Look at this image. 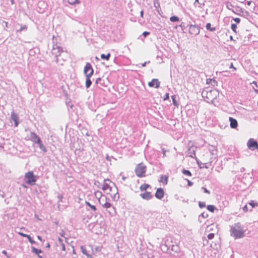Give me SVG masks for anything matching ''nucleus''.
<instances>
[{
    "instance_id": "nucleus-43",
    "label": "nucleus",
    "mask_w": 258,
    "mask_h": 258,
    "mask_svg": "<svg viewBox=\"0 0 258 258\" xmlns=\"http://www.w3.org/2000/svg\"><path fill=\"white\" fill-rule=\"evenodd\" d=\"M27 238L28 239V240L31 243V244H34L35 243V241L34 240H33L31 236L29 235H28Z\"/></svg>"
},
{
    "instance_id": "nucleus-2",
    "label": "nucleus",
    "mask_w": 258,
    "mask_h": 258,
    "mask_svg": "<svg viewBox=\"0 0 258 258\" xmlns=\"http://www.w3.org/2000/svg\"><path fill=\"white\" fill-rule=\"evenodd\" d=\"M230 232L231 235L235 239H239L244 237L245 230L242 225L238 222L231 226Z\"/></svg>"
},
{
    "instance_id": "nucleus-4",
    "label": "nucleus",
    "mask_w": 258,
    "mask_h": 258,
    "mask_svg": "<svg viewBox=\"0 0 258 258\" xmlns=\"http://www.w3.org/2000/svg\"><path fill=\"white\" fill-rule=\"evenodd\" d=\"M146 171V166L143 163H140L137 165L135 169V173L138 177L145 176Z\"/></svg>"
},
{
    "instance_id": "nucleus-27",
    "label": "nucleus",
    "mask_w": 258,
    "mask_h": 258,
    "mask_svg": "<svg viewBox=\"0 0 258 258\" xmlns=\"http://www.w3.org/2000/svg\"><path fill=\"white\" fill-rule=\"evenodd\" d=\"M150 187V185L148 184H143L141 185V186L140 187V189L141 191H145L147 189V188Z\"/></svg>"
},
{
    "instance_id": "nucleus-6",
    "label": "nucleus",
    "mask_w": 258,
    "mask_h": 258,
    "mask_svg": "<svg viewBox=\"0 0 258 258\" xmlns=\"http://www.w3.org/2000/svg\"><path fill=\"white\" fill-rule=\"evenodd\" d=\"M61 53H63L62 48L59 46H57L56 45H54L52 49V54L54 55V56L56 58V62H58V57L60 55Z\"/></svg>"
},
{
    "instance_id": "nucleus-61",
    "label": "nucleus",
    "mask_w": 258,
    "mask_h": 258,
    "mask_svg": "<svg viewBox=\"0 0 258 258\" xmlns=\"http://www.w3.org/2000/svg\"><path fill=\"white\" fill-rule=\"evenodd\" d=\"M58 241L60 244L63 243V241L62 239H60V238H58Z\"/></svg>"
},
{
    "instance_id": "nucleus-28",
    "label": "nucleus",
    "mask_w": 258,
    "mask_h": 258,
    "mask_svg": "<svg viewBox=\"0 0 258 258\" xmlns=\"http://www.w3.org/2000/svg\"><path fill=\"white\" fill-rule=\"evenodd\" d=\"M95 196L96 198L98 199V200H101V198L102 197V192L100 191H96L94 193Z\"/></svg>"
},
{
    "instance_id": "nucleus-39",
    "label": "nucleus",
    "mask_w": 258,
    "mask_h": 258,
    "mask_svg": "<svg viewBox=\"0 0 258 258\" xmlns=\"http://www.w3.org/2000/svg\"><path fill=\"white\" fill-rule=\"evenodd\" d=\"M68 3L71 5H75L79 3V0H68Z\"/></svg>"
},
{
    "instance_id": "nucleus-57",
    "label": "nucleus",
    "mask_w": 258,
    "mask_h": 258,
    "mask_svg": "<svg viewBox=\"0 0 258 258\" xmlns=\"http://www.w3.org/2000/svg\"><path fill=\"white\" fill-rule=\"evenodd\" d=\"M95 249L96 251H100L101 250V248L99 246H97V247H95Z\"/></svg>"
},
{
    "instance_id": "nucleus-49",
    "label": "nucleus",
    "mask_w": 258,
    "mask_h": 258,
    "mask_svg": "<svg viewBox=\"0 0 258 258\" xmlns=\"http://www.w3.org/2000/svg\"><path fill=\"white\" fill-rule=\"evenodd\" d=\"M233 20L237 23H239L240 22V19L239 18H235L233 19Z\"/></svg>"
},
{
    "instance_id": "nucleus-35",
    "label": "nucleus",
    "mask_w": 258,
    "mask_h": 258,
    "mask_svg": "<svg viewBox=\"0 0 258 258\" xmlns=\"http://www.w3.org/2000/svg\"><path fill=\"white\" fill-rule=\"evenodd\" d=\"M103 80H102L101 78H97L96 81H95V83L97 84V85H100L101 86H102V84H103V82H102Z\"/></svg>"
},
{
    "instance_id": "nucleus-14",
    "label": "nucleus",
    "mask_w": 258,
    "mask_h": 258,
    "mask_svg": "<svg viewBox=\"0 0 258 258\" xmlns=\"http://www.w3.org/2000/svg\"><path fill=\"white\" fill-rule=\"evenodd\" d=\"M164 195V192L163 188H159L155 193V197L158 199H161L163 198Z\"/></svg>"
},
{
    "instance_id": "nucleus-45",
    "label": "nucleus",
    "mask_w": 258,
    "mask_h": 258,
    "mask_svg": "<svg viewBox=\"0 0 258 258\" xmlns=\"http://www.w3.org/2000/svg\"><path fill=\"white\" fill-rule=\"evenodd\" d=\"M214 233H210L208 235L207 237L208 239H212L214 237Z\"/></svg>"
},
{
    "instance_id": "nucleus-54",
    "label": "nucleus",
    "mask_w": 258,
    "mask_h": 258,
    "mask_svg": "<svg viewBox=\"0 0 258 258\" xmlns=\"http://www.w3.org/2000/svg\"><path fill=\"white\" fill-rule=\"evenodd\" d=\"M243 210L245 212H246L248 210L247 206L246 205L243 207Z\"/></svg>"
},
{
    "instance_id": "nucleus-10",
    "label": "nucleus",
    "mask_w": 258,
    "mask_h": 258,
    "mask_svg": "<svg viewBox=\"0 0 258 258\" xmlns=\"http://www.w3.org/2000/svg\"><path fill=\"white\" fill-rule=\"evenodd\" d=\"M106 181H110V180L108 179H105L104 180V183L103 184V186L102 189L107 194H109L110 191L112 190V187L106 183Z\"/></svg>"
},
{
    "instance_id": "nucleus-7",
    "label": "nucleus",
    "mask_w": 258,
    "mask_h": 258,
    "mask_svg": "<svg viewBox=\"0 0 258 258\" xmlns=\"http://www.w3.org/2000/svg\"><path fill=\"white\" fill-rule=\"evenodd\" d=\"M94 70H93L91 64L87 62L85 66L84 73L86 77H91L93 74Z\"/></svg>"
},
{
    "instance_id": "nucleus-52",
    "label": "nucleus",
    "mask_w": 258,
    "mask_h": 258,
    "mask_svg": "<svg viewBox=\"0 0 258 258\" xmlns=\"http://www.w3.org/2000/svg\"><path fill=\"white\" fill-rule=\"evenodd\" d=\"M166 150L165 149H162V153H163V157H165L166 156Z\"/></svg>"
},
{
    "instance_id": "nucleus-33",
    "label": "nucleus",
    "mask_w": 258,
    "mask_h": 258,
    "mask_svg": "<svg viewBox=\"0 0 258 258\" xmlns=\"http://www.w3.org/2000/svg\"><path fill=\"white\" fill-rule=\"evenodd\" d=\"M182 173L184 175H187V176H191V172H190V171L187 170L183 169V170L182 171Z\"/></svg>"
},
{
    "instance_id": "nucleus-19",
    "label": "nucleus",
    "mask_w": 258,
    "mask_h": 258,
    "mask_svg": "<svg viewBox=\"0 0 258 258\" xmlns=\"http://www.w3.org/2000/svg\"><path fill=\"white\" fill-rule=\"evenodd\" d=\"M206 83L208 84H211L213 86H215L217 85V82L213 79H207L206 80Z\"/></svg>"
},
{
    "instance_id": "nucleus-29",
    "label": "nucleus",
    "mask_w": 258,
    "mask_h": 258,
    "mask_svg": "<svg viewBox=\"0 0 258 258\" xmlns=\"http://www.w3.org/2000/svg\"><path fill=\"white\" fill-rule=\"evenodd\" d=\"M110 57V54L109 53H107V54H102L101 55V58L102 59H106L107 60L109 59Z\"/></svg>"
},
{
    "instance_id": "nucleus-37",
    "label": "nucleus",
    "mask_w": 258,
    "mask_h": 258,
    "mask_svg": "<svg viewBox=\"0 0 258 258\" xmlns=\"http://www.w3.org/2000/svg\"><path fill=\"white\" fill-rule=\"evenodd\" d=\"M207 208L209 211L211 212H213L215 209V207L213 205H208Z\"/></svg>"
},
{
    "instance_id": "nucleus-47",
    "label": "nucleus",
    "mask_w": 258,
    "mask_h": 258,
    "mask_svg": "<svg viewBox=\"0 0 258 258\" xmlns=\"http://www.w3.org/2000/svg\"><path fill=\"white\" fill-rule=\"evenodd\" d=\"M202 189L204 190V191L205 193H207L208 194H210V191L209 190H208L206 188H205L204 187H202Z\"/></svg>"
},
{
    "instance_id": "nucleus-62",
    "label": "nucleus",
    "mask_w": 258,
    "mask_h": 258,
    "mask_svg": "<svg viewBox=\"0 0 258 258\" xmlns=\"http://www.w3.org/2000/svg\"><path fill=\"white\" fill-rule=\"evenodd\" d=\"M41 4H42V5H44V6H45V4H44V3L43 2H39V3H38V5H41Z\"/></svg>"
},
{
    "instance_id": "nucleus-26",
    "label": "nucleus",
    "mask_w": 258,
    "mask_h": 258,
    "mask_svg": "<svg viewBox=\"0 0 258 258\" xmlns=\"http://www.w3.org/2000/svg\"><path fill=\"white\" fill-rule=\"evenodd\" d=\"M32 251L35 254L39 255V253L42 252V250L41 249H37L35 247L32 246Z\"/></svg>"
},
{
    "instance_id": "nucleus-3",
    "label": "nucleus",
    "mask_w": 258,
    "mask_h": 258,
    "mask_svg": "<svg viewBox=\"0 0 258 258\" xmlns=\"http://www.w3.org/2000/svg\"><path fill=\"white\" fill-rule=\"evenodd\" d=\"M105 201L103 199L99 200V203L102 206V207L106 209H109L108 210V212L112 216H114L115 214V209L114 207H112L111 204L106 201V198L105 197Z\"/></svg>"
},
{
    "instance_id": "nucleus-44",
    "label": "nucleus",
    "mask_w": 258,
    "mask_h": 258,
    "mask_svg": "<svg viewBox=\"0 0 258 258\" xmlns=\"http://www.w3.org/2000/svg\"><path fill=\"white\" fill-rule=\"evenodd\" d=\"M199 206L200 208H204L206 206V204L205 202H199Z\"/></svg>"
},
{
    "instance_id": "nucleus-22",
    "label": "nucleus",
    "mask_w": 258,
    "mask_h": 258,
    "mask_svg": "<svg viewBox=\"0 0 258 258\" xmlns=\"http://www.w3.org/2000/svg\"><path fill=\"white\" fill-rule=\"evenodd\" d=\"M90 77H86L85 84L86 88H89L92 84V81L90 80Z\"/></svg>"
},
{
    "instance_id": "nucleus-23",
    "label": "nucleus",
    "mask_w": 258,
    "mask_h": 258,
    "mask_svg": "<svg viewBox=\"0 0 258 258\" xmlns=\"http://www.w3.org/2000/svg\"><path fill=\"white\" fill-rule=\"evenodd\" d=\"M206 28L207 30H209L210 31L213 32L216 30L215 27H211V23H208L206 25Z\"/></svg>"
},
{
    "instance_id": "nucleus-34",
    "label": "nucleus",
    "mask_w": 258,
    "mask_h": 258,
    "mask_svg": "<svg viewBox=\"0 0 258 258\" xmlns=\"http://www.w3.org/2000/svg\"><path fill=\"white\" fill-rule=\"evenodd\" d=\"M27 26L26 25H21L20 28L17 30V32H21L22 31H26Z\"/></svg>"
},
{
    "instance_id": "nucleus-18",
    "label": "nucleus",
    "mask_w": 258,
    "mask_h": 258,
    "mask_svg": "<svg viewBox=\"0 0 258 258\" xmlns=\"http://www.w3.org/2000/svg\"><path fill=\"white\" fill-rule=\"evenodd\" d=\"M196 160L200 168H208V167L206 165V163H202L198 158H196Z\"/></svg>"
},
{
    "instance_id": "nucleus-41",
    "label": "nucleus",
    "mask_w": 258,
    "mask_h": 258,
    "mask_svg": "<svg viewBox=\"0 0 258 258\" xmlns=\"http://www.w3.org/2000/svg\"><path fill=\"white\" fill-rule=\"evenodd\" d=\"M231 29L235 32L236 33L237 25L235 24H232L231 26Z\"/></svg>"
},
{
    "instance_id": "nucleus-31",
    "label": "nucleus",
    "mask_w": 258,
    "mask_h": 258,
    "mask_svg": "<svg viewBox=\"0 0 258 258\" xmlns=\"http://www.w3.org/2000/svg\"><path fill=\"white\" fill-rule=\"evenodd\" d=\"M170 21H171L172 22H175L179 21V19L178 17L176 16H173L170 18Z\"/></svg>"
},
{
    "instance_id": "nucleus-24",
    "label": "nucleus",
    "mask_w": 258,
    "mask_h": 258,
    "mask_svg": "<svg viewBox=\"0 0 258 258\" xmlns=\"http://www.w3.org/2000/svg\"><path fill=\"white\" fill-rule=\"evenodd\" d=\"M38 145L39 147L41 150H42L44 153L47 152V149H46V147L42 144V141L40 142V143H38Z\"/></svg>"
},
{
    "instance_id": "nucleus-48",
    "label": "nucleus",
    "mask_w": 258,
    "mask_h": 258,
    "mask_svg": "<svg viewBox=\"0 0 258 258\" xmlns=\"http://www.w3.org/2000/svg\"><path fill=\"white\" fill-rule=\"evenodd\" d=\"M169 93H166L165 95V97L164 98V100H168L169 99Z\"/></svg>"
},
{
    "instance_id": "nucleus-12",
    "label": "nucleus",
    "mask_w": 258,
    "mask_h": 258,
    "mask_svg": "<svg viewBox=\"0 0 258 258\" xmlns=\"http://www.w3.org/2000/svg\"><path fill=\"white\" fill-rule=\"evenodd\" d=\"M160 83L157 79H153L151 81L148 83V85L150 87L158 88L160 87Z\"/></svg>"
},
{
    "instance_id": "nucleus-64",
    "label": "nucleus",
    "mask_w": 258,
    "mask_h": 258,
    "mask_svg": "<svg viewBox=\"0 0 258 258\" xmlns=\"http://www.w3.org/2000/svg\"><path fill=\"white\" fill-rule=\"evenodd\" d=\"M143 14H144L143 11H142L140 12V15H141V17H143Z\"/></svg>"
},
{
    "instance_id": "nucleus-59",
    "label": "nucleus",
    "mask_w": 258,
    "mask_h": 258,
    "mask_svg": "<svg viewBox=\"0 0 258 258\" xmlns=\"http://www.w3.org/2000/svg\"><path fill=\"white\" fill-rule=\"evenodd\" d=\"M149 62H150L149 61L148 62L146 61V62H144L143 63H142V67H144L146 66L147 63H149Z\"/></svg>"
},
{
    "instance_id": "nucleus-55",
    "label": "nucleus",
    "mask_w": 258,
    "mask_h": 258,
    "mask_svg": "<svg viewBox=\"0 0 258 258\" xmlns=\"http://www.w3.org/2000/svg\"><path fill=\"white\" fill-rule=\"evenodd\" d=\"M61 247H62V250H63V251H65L66 250V247H65V245L63 243H62L61 244H60Z\"/></svg>"
},
{
    "instance_id": "nucleus-51",
    "label": "nucleus",
    "mask_w": 258,
    "mask_h": 258,
    "mask_svg": "<svg viewBox=\"0 0 258 258\" xmlns=\"http://www.w3.org/2000/svg\"><path fill=\"white\" fill-rule=\"evenodd\" d=\"M19 234L21 236H23V237H27V236H28V234H24V233H22V232H19Z\"/></svg>"
},
{
    "instance_id": "nucleus-20",
    "label": "nucleus",
    "mask_w": 258,
    "mask_h": 258,
    "mask_svg": "<svg viewBox=\"0 0 258 258\" xmlns=\"http://www.w3.org/2000/svg\"><path fill=\"white\" fill-rule=\"evenodd\" d=\"M168 181V177L165 175H162L160 177L159 182L167 184Z\"/></svg>"
},
{
    "instance_id": "nucleus-46",
    "label": "nucleus",
    "mask_w": 258,
    "mask_h": 258,
    "mask_svg": "<svg viewBox=\"0 0 258 258\" xmlns=\"http://www.w3.org/2000/svg\"><path fill=\"white\" fill-rule=\"evenodd\" d=\"M161 248L162 250L164 251L168 250L167 246L166 245H161Z\"/></svg>"
},
{
    "instance_id": "nucleus-13",
    "label": "nucleus",
    "mask_w": 258,
    "mask_h": 258,
    "mask_svg": "<svg viewBox=\"0 0 258 258\" xmlns=\"http://www.w3.org/2000/svg\"><path fill=\"white\" fill-rule=\"evenodd\" d=\"M196 148L195 147H190L188 148L187 155L192 158H197L196 156Z\"/></svg>"
},
{
    "instance_id": "nucleus-56",
    "label": "nucleus",
    "mask_w": 258,
    "mask_h": 258,
    "mask_svg": "<svg viewBox=\"0 0 258 258\" xmlns=\"http://www.w3.org/2000/svg\"><path fill=\"white\" fill-rule=\"evenodd\" d=\"M154 5H155V7L156 8H157V6L158 7H159L160 4H159V3L158 1H157V2H154Z\"/></svg>"
},
{
    "instance_id": "nucleus-42",
    "label": "nucleus",
    "mask_w": 258,
    "mask_h": 258,
    "mask_svg": "<svg viewBox=\"0 0 258 258\" xmlns=\"http://www.w3.org/2000/svg\"><path fill=\"white\" fill-rule=\"evenodd\" d=\"M172 250L176 252H178L179 251V247L175 245L172 246Z\"/></svg>"
},
{
    "instance_id": "nucleus-30",
    "label": "nucleus",
    "mask_w": 258,
    "mask_h": 258,
    "mask_svg": "<svg viewBox=\"0 0 258 258\" xmlns=\"http://www.w3.org/2000/svg\"><path fill=\"white\" fill-rule=\"evenodd\" d=\"M171 98H172V102H173V105L175 106L178 107V102H177V101L176 100V96L175 95H173V96H171Z\"/></svg>"
},
{
    "instance_id": "nucleus-60",
    "label": "nucleus",
    "mask_w": 258,
    "mask_h": 258,
    "mask_svg": "<svg viewBox=\"0 0 258 258\" xmlns=\"http://www.w3.org/2000/svg\"><path fill=\"white\" fill-rule=\"evenodd\" d=\"M187 181H188V185H192L193 184V183L191 181H190L189 180H187Z\"/></svg>"
},
{
    "instance_id": "nucleus-36",
    "label": "nucleus",
    "mask_w": 258,
    "mask_h": 258,
    "mask_svg": "<svg viewBox=\"0 0 258 258\" xmlns=\"http://www.w3.org/2000/svg\"><path fill=\"white\" fill-rule=\"evenodd\" d=\"M82 252L83 254H85L87 257L90 256V254L87 252V250L83 246H81Z\"/></svg>"
},
{
    "instance_id": "nucleus-8",
    "label": "nucleus",
    "mask_w": 258,
    "mask_h": 258,
    "mask_svg": "<svg viewBox=\"0 0 258 258\" xmlns=\"http://www.w3.org/2000/svg\"><path fill=\"white\" fill-rule=\"evenodd\" d=\"M200 32L199 26L195 25H190L189 27V33L190 34L197 35Z\"/></svg>"
},
{
    "instance_id": "nucleus-25",
    "label": "nucleus",
    "mask_w": 258,
    "mask_h": 258,
    "mask_svg": "<svg viewBox=\"0 0 258 258\" xmlns=\"http://www.w3.org/2000/svg\"><path fill=\"white\" fill-rule=\"evenodd\" d=\"M226 8L228 10H231L233 13H235V10L233 9L234 8V6L230 3H229V2L227 3V4H226Z\"/></svg>"
},
{
    "instance_id": "nucleus-9",
    "label": "nucleus",
    "mask_w": 258,
    "mask_h": 258,
    "mask_svg": "<svg viewBox=\"0 0 258 258\" xmlns=\"http://www.w3.org/2000/svg\"><path fill=\"white\" fill-rule=\"evenodd\" d=\"M29 138L34 143L38 144L41 142L40 138L34 132H30Z\"/></svg>"
},
{
    "instance_id": "nucleus-63",
    "label": "nucleus",
    "mask_w": 258,
    "mask_h": 258,
    "mask_svg": "<svg viewBox=\"0 0 258 258\" xmlns=\"http://www.w3.org/2000/svg\"><path fill=\"white\" fill-rule=\"evenodd\" d=\"M37 238H38L39 240L42 241V237H41L40 236L38 235V236H37Z\"/></svg>"
},
{
    "instance_id": "nucleus-32",
    "label": "nucleus",
    "mask_w": 258,
    "mask_h": 258,
    "mask_svg": "<svg viewBox=\"0 0 258 258\" xmlns=\"http://www.w3.org/2000/svg\"><path fill=\"white\" fill-rule=\"evenodd\" d=\"M86 204L88 206L91 210H92L94 211H96V207L94 205H92L89 202L86 201L85 202Z\"/></svg>"
},
{
    "instance_id": "nucleus-16",
    "label": "nucleus",
    "mask_w": 258,
    "mask_h": 258,
    "mask_svg": "<svg viewBox=\"0 0 258 258\" xmlns=\"http://www.w3.org/2000/svg\"><path fill=\"white\" fill-rule=\"evenodd\" d=\"M11 118L15 122V125L17 126L19 124L18 116L14 112H12L11 115Z\"/></svg>"
},
{
    "instance_id": "nucleus-5",
    "label": "nucleus",
    "mask_w": 258,
    "mask_h": 258,
    "mask_svg": "<svg viewBox=\"0 0 258 258\" xmlns=\"http://www.w3.org/2000/svg\"><path fill=\"white\" fill-rule=\"evenodd\" d=\"M25 178L27 179L26 183L30 185L34 184V183L36 181V178L33 173L31 171H29L25 174Z\"/></svg>"
},
{
    "instance_id": "nucleus-15",
    "label": "nucleus",
    "mask_w": 258,
    "mask_h": 258,
    "mask_svg": "<svg viewBox=\"0 0 258 258\" xmlns=\"http://www.w3.org/2000/svg\"><path fill=\"white\" fill-rule=\"evenodd\" d=\"M140 196L144 200H149L153 198V196L150 192L146 191L144 193L141 194Z\"/></svg>"
},
{
    "instance_id": "nucleus-40",
    "label": "nucleus",
    "mask_w": 258,
    "mask_h": 258,
    "mask_svg": "<svg viewBox=\"0 0 258 258\" xmlns=\"http://www.w3.org/2000/svg\"><path fill=\"white\" fill-rule=\"evenodd\" d=\"M248 204L251 206V209L249 210L250 211H251L252 209L254 208L256 205V204L253 201H250Z\"/></svg>"
},
{
    "instance_id": "nucleus-17",
    "label": "nucleus",
    "mask_w": 258,
    "mask_h": 258,
    "mask_svg": "<svg viewBox=\"0 0 258 258\" xmlns=\"http://www.w3.org/2000/svg\"><path fill=\"white\" fill-rule=\"evenodd\" d=\"M229 119V121H230V127L232 128H235L237 126V125H238L237 121L236 119H235L231 117H230Z\"/></svg>"
},
{
    "instance_id": "nucleus-58",
    "label": "nucleus",
    "mask_w": 258,
    "mask_h": 258,
    "mask_svg": "<svg viewBox=\"0 0 258 258\" xmlns=\"http://www.w3.org/2000/svg\"><path fill=\"white\" fill-rule=\"evenodd\" d=\"M230 68H232L234 70H236V68L233 66V63H231V64H230V66L229 67Z\"/></svg>"
},
{
    "instance_id": "nucleus-50",
    "label": "nucleus",
    "mask_w": 258,
    "mask_h": 258,
    "mask_svg": "<svg viewBox=\"0 0 258 258\" xmlns=\"http://www.w3.org/2000/svg\"><path fill=\"white\" fill-rule=\"evenodd\" d=\"M201 216H202L203 218H205L208 217V214L205 213H203L201 214Z\"/></svg>"
},
{
    "instance_id": "nucleus-53",
    "label": "nucleus",
    "mask_w": 258,
    "mask_h": 258,
    "mask_svg": "<svg viewBox=\"0 0 258 258\" xmlns=\"http://www.w3.org/2000/svg\"><path fill=\"white\" fill-rule=\"evenodd\" d=\"M150 33L149 32L145 31L143 33V35L144 37H146L147 35H149Z\"/></svg>"
},
{
    "instance_id": "nucleus-11",
    "label": "nucleus",
    "mask_w": 258,
    "mask_h": 258,
    "mask_svg": "<svg viewBox=\"0 0 258 258\" xmlns=\"http://www.w3.org/2000/svg\"><path fill=\"white\" fill-rule=\"evenodd\" d=\"M247 146L249 149H258V144L252 139H250L247 142Z\"/></svg>"
},
{
    "instance_id": "nucleus-38",
    "label": "nucleus",
    "mask_w": 258,
    "mask_h": 258,
    "mask_svg": "<svg viewBox=\"0 0 258 258\" xmlns=\"http://www.w3.org/2000/svg\"><path fill=\"white\" fill-rule=\"evenodd\" d=\"M111 197L114 201H117L119 198V196L117 192L114 194L113 196H111Z\"/></svg>"
},
{
    "instance_id": "nucleus-1",
    "label": "nucleus",
    "mask_w": 258,
    "mask_h": 258,
    "mask_svg": "<svg viewBox=\"0 0 258 258\" xmlns=\"http://www.w3.org/2000/svg\"><path fill=\"white\" fill-rule=\"evenodd\" d=\"M219 94L218 90L210 88L204 89L202 92V96L204 100L209 103L212 104H214V100L219 96Z\"/></svg>"
},
{
    "instance_id": "nucleus-21",
    "label": "nucleus",
    "mask_w": 258,
    "mask_h": 258,
    "mask_svg": "<svg viewBox=\"0 0 258 258\" xmlns=\"http://www.w3.org/2000/svg\"><path fill=\"white\" fill-rule=\"evenodd\" d=\"M205 5L204 2H200L199 0H195L194 3V6L195 7L198 6V7L202 8Z\"/></svg>"
}]
</instances>
